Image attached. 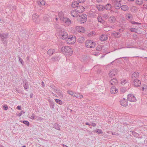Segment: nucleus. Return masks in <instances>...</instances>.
I'll return each mask as SVG.
<instances>
[{"instance_id":"nucleus-1","label":"nucleus","mask_w":147,"mask_h":147,"mask_svg":"<svg viewBox=\"0 0 147 147\" xmlns=\"http://www.w3.org/2000/svg\"><path fill=\"white\" fill-rule=\"evenodd\" d=\"M57 31L59 37L61 39H65L68 38V34L65 31L64 29L59 28L57 29Z\"/></svg>"},{"instance_id":"nucleus-2","label":"nucleus","mask_w":147,"mask_h":147,"mask_svg":"<svg viewBox=\"0 0 147 147\" xmlns=\"http://www.w3.org/2000/svg\"><path fill=\"white\" fill-rule=\"evenodd\" d=\"M61 51L63 54L67 56H71L73 53L72 49L68 46L62 47Z\"/></svg>"},{"instance_id":"nucleus-3","label":"nucleus","mask_w":147,"mask_h":147,"mask_svg":"<svg viewBox=\"0 0 147 147\" xmlns=\"http://www.w3.org/2000/svg\"><path fill=\"white\" fill-rule=\"evenodd\" d=\"M138 78L139 75L138 74H132L131 80L133 82V84L136 87L140 86L141 84V81L137 79Z\"/></svg>"},{"instance_id":"nucleus-4","label":"nucleus","mask_w":147,"mask_h":147,"mask_svg":"<svg viewBox=\"0 0 147 147\" xmlns=\"http://www.w3.org/2000/svg\"><path fill=\"white\" fill-rule=\"evenodd\" d=\"M58 16L61 20L65 22L67 25H69L71 24V20L68 18L65 17L63 13L62 12L58 13Z\"/></svg>"},{"instance_id":"nucleus-5","label":"nucleus","mask_w":147,"mask_h":147,"mask_svg":"<svg viewBox=\"0 0 147 147\" xmlns=\"http://www.w3.org/2000/svg\"><path fill=\"white\" fill-rule=\"evenodd\" d=\"M95 42L92 40H87L85 42L86 46L88 48H93L95 47Z\"/></svg>"},{"instance_id":"nucleus-6","label":"nucleus","mask_w":147,"mask_h":147,"mask_svg":"<svg viewBox=\"0 0 147 147\" xmlns=\"http://www.w3.org/2000/svg\"><path fill=\"white\" fill-rule=\"evenodd\" d=\"M80 18V22L81 24L85 23L87 20V16L84 14H82L81 16H79Z\"/></svg>"},{"instance_id":"nucleus-7","label":"nucleus","mask_w":147,"mask_h":147,"mask_svg":"<svg viewBox=\"0 0 147 147\" xmlns=\"http://www.w3.org/2000/svg\"><path fill=\"white\" fill-rule=\"evenodd\" d=\"M121 0H113V2L115 8L117 9L120 8L121 4L120 2Z\"/></svg>"},{"instance_id":"nucleus-8","label":"nucleus","mask_w":147,"mask_h":147,"mask_svg":"<svg viewBox=\"0 0 147 147\" xmlns=\"http://www.w3.org/2000/svg\"><path fill=\"white\" fill-rule=\"evenodd\" d=\"M76 41V38L74 36L69 37L67 40V43L69 44H72L74 43Z\"/></svg>"},{"instance_id":"nucleus-9","label":"nucleus","mask_w":147,"mask_h":147,"mask_svg":"<svg viewBox=\"0 0 147 147\" xmlns=\"http://www.w3.org/2000/svg\"><path fill=\"white\" fill-rule=\"evenodd\" d=\"M127 100L131 102H135L136 101V98L133 94H128L127 96Z\"/></svg>"},{"instance_id":"nucleus-10","label":"nucleus","mask_w":147,"mask_h":147,"mask_svg":"<svg viewBox=\"0 0 147 147\" xmlns=\"http://www.w3.org/2000/svg\"><path fill=\"white\" fill-rule=\"evenodd\" d=\"M38 17L39 16L37 14L34 13L33 14L32 16L33 21L36 23H39L40 21V19Z\"/></svg>"},{"instance_id":"nucleus-11","label":"nucleus","mask_w":147,"mask_h":147,"mask_svg":"<svg viewBox=\"0 0 147 147\" xmlns=\"http://www.w3.org/2000/svg\"><path fill=\"white\" fill-rule=\"evenodd\" d=\"M128 100H126L125 98H123L120 100L121 105L123 107H126L128 105Z\"/></svg>"},{"instance_id":"nucleus-12","label":"nucleus","mask_w":147,"mask_h":147,"mask_svg":"<svg viewBox=\"0 0 147 147\" xmlns=\"http://www.w3.org/2000/svg\"><path fill=\"white\" fill-rule=\"evenodd\" d=\"M23 84L24 89L26 90L27 91V89L29 88V86L28 82L27 80L25 79L22 80Z\"/></svg>"},{"instance_id":"nucleus-13","label":"nucleus","mask_w":147,"mask_h":147,"mask_svg":"<svg viewBox=\"0 0 147 147\" xmlns=\"http://www.w3.org/2000/svg\"><path fill=\"white\" fill-rule=\"evenodd\" d=\"M76 31L80 33H83L85 31V30L83 27L81 26H78L76 27Z\"/></svg>"},{"instance_id":"nucleus-14","label":"nucleus","mask_w":147,"mask_h":147,"mask_svg":"<svg viewBox=\"0 0 147 147\" xmlns=\"http://www.w3.org/2000/svg\"><path fill=\"white\" fill-rule=\"evenodd\" d=\"M110 91L111 94H114L117 92L118 89L115 87L113 86L111 88Z\"/></svg>"},{"instance_id":"nucleus-15","label":"nucleus","mask_w":147,"mask_h":147,"mask_svg":"<svg viewBox=\"0 0 147 147\" xmlns=\"http://www.w3.org/2000/svg\"><path fill=\"white\" fill-rule=\"evenodd\" d=\"M112 34L115 37L117 38H119L121 37V35L119 32H113L112 33Z\"/></svg>"},{"instance_id":"nucleus-16","label":"nucleus","mask_w":147,"mask_h":147,"mask_svg":"<svg viewBox=\"0 0 147 147\" xmlns=\"http://www.w3.org/2000/svg\"><path fill=\"white\" fill-rule=\"evenodd\" d=\"M78 12L77 11V10H72L71 11V15L73 17H76L78 15Z\"/></svg>"},{"instance_id":"nucleus-17","label":"nucleus","mask_w":147,"mask_h":147,"mask_svg":"<svg viewBox=\"0 0 147 147\" xmlns=\"http://www.w3.org/2000/svg\"><path fill=\"white\" fill-rule=\"evenodd\" d=\"M108 39L107 36L105 34L102 35L100 37V39L102 41H105Z\"/></svg>"},{"instance_id":"nucleus-18","label":"nucleus","mask_w":147,"mask_h":147,"mask_svg":"<svg viewBox=\"0 0 147 147\" xmlns=\"http://www.w3.org/2000/svg\"><path fill=\"white\" fill-rule=\"evenodd\" d=\"M84 7L82 6H78L77 9V11L79 13H82L84 10Z\"/></svg>"},{"instance_id":"nucleus-19","label":"nucleus","mask_w":147,"mask_h":147,"mask_svg":"<svg viewBox=\"0 0 147 147\" xmlns=\"http://www.w3.org/2000/svg\"><path fill=\"white\" fill-rule=\"evenodd\" d=\"M120 8L121 10L123 11H127L129 9V7L126 5H123L121 6Z\"/></svg>"},{"instance_id":"nucleus-20","label":"nucleus","mask_w":147,"mask_h":147,"mask_svg":"<svg viewBox=\"0 0 147 147\" xmlns=\"http://www.w3.org/2000/svg\"><path fill=\"white\" fill-rule=\"evenodd\" d=\"M60 59V57L58 56H54L51 58V61L53 62L58 61Z\"/></svg>"},{"instance_id":"nucleus-21","label":"nucleus","mask_w":147,"mask_h":147,"mask_svg":"<svg viewBox=\"0 0 147 147\" xmlns=\"http://www.w3.org/2000/svg\"><path fill=\"white\" fill-rule=\"evenodd\" d=\"M110 83L112 85H115L117 84L118 81L117 79L114 78L110 81Z\"/></svg>"},{"instance_id":"nucleus-22","label":"nucleus","mask_w":147,"mask_h":147,"mask_svg":"<svg viewBox=\"0 0 147 147\" xmlns=\"http://www.w3.org/2000/svg\"><path fill=\"white\" fill-rule=\"evenodd\" d=\"M8 34H1L0 37L1 40H5L8 37Z\"/></svg>"},{"instance_id":"nucleus-23","label":"nucleus","mask_w":147,"mask_h":147,"mask_svg":"<svg viewBox=\"0 0 147 147\" xmlns=\"http://www.w3.org/2000/svg\"><path fill=\"white\" fill-rule=\"evenodd\" d=\"M96 7L98 10L99 11H102L105 9V7L101 5H97Z\"/></svg>"},{"instance_id":"nucleus-24","label":"nucleus","mask_w":147,"mask_h":147,"mask_svg":"<svg viewBox=\"0 0 147 147\" xmlns=\"http://www.w3.org/2000/svg\"><path fill=\"white\" fill-rule=\"evenodd\" d=\"M55 52V50L53 49H50L47 51V54L49 55H52Z\"/></svg>"},{"instance_id":"nucleus-25","label":"nucleus","mask_w":147,"mask_h":147,"mask_svg":"<svg viewBox=\"0 0 147 147\" xmlns=\"http://www.w3.org/2000/svg\"><path fill=\"white\" fill-rule=\"evenodd\" d=\"M53 127L55 129L58 130H60V126L59 123H55L53 125Z\"/></svg>"},{"instance_id":"nucleus-26","label":"nucleus","mask_w":147,"mask_h":147,"mask_svg":"<svg viewBox=\"0 0 147 147\" xmlns=\"http://www.w3.org/2000/svg\"><path fill=\"white\" fill-rule=\"evenodd\" d=\"M49 103L50 108L52 109H54L55 107L54 102L53 101L50 100H49Z\"/></svg>"},{"instance_id":"nucleus-27","label":"nucleus","mask_w":147,"mask_h":147,"mask_svg":"<svg viewBox=\"0 0 147 147\" xmlns=\"http://www.w3.org/2000/svg\"><path fill=\"white\" fill-rule=\"evenodd\" d=\"M115 20V17L114 16H110L109 18V21L110 23H114Z\"/></svg>"},{"instance_id":"nucleus-28","label":"nucleus","mask_w":147,"mask_h":147,"mask_svg":"<svg viewBox=\"0 0 147 147\" xmlns=\"http://www.w3.org/2000/svg\"><path fill=\"white\" fill-rule=\"evenodd\" d=\"M128 90L127 88L126 87H122L120 88V91L121 93H124Z\"/></svg>"},{"instance_id":"nucleus-29","label":"nucleus","mask_w":147,"mask_h":147,"mask_svg":"<svg viewBox=\"0 0 147 147\" xmlns=\"http://www.w3.org/2000/svg\"><path fill=\"white\" fill-rule=\"evenodd\" d=\"M79 3L78 2L75 1L73 2L71 4L72 7L75 8L78 7Z\"/></svg>"},{"instance_id":"nucleus-30","label":"nucleus","mask_w":147,"mask_h":147,"mask_svg":"<svg viewBox=\"0 0 147 147\" xmlns=\"http://www.w3.org/2000/svg\"><path fill=\"white\" fill-rule=\"evenodd\" d=\"M119 70L117 69H114L111 70L110 71V74H116L119 72Z\"/></svg>"},{"instance_id":"nucleus-31","label":"nucleus","mask_w":147,"mask_h":147,"mask_svg":"<svg viewBox=\"0 0 147 147\" xmlns=\"http://www.w3.org/2000/svg\"><path fill=\"white\" fill-rule=\"evenodd\" d=\"M136 3L137 5H141L143 4V0H135Z\"/></svg>"},{"instance_id":"nucleus-32","label":"nucleus","mask_w":147,"mask_h":147,"mask_svg":"<svg viewBox=\"0 0 147 147\" xmlns=\"http://www.w3.org/2000/svg\"><path fill=\"white\" fill-rule=\"evenodd\" d=\"M38 4L40 5H45V2L43 0H39L38 1Z\"/></svg>"},{"instance_id":"nucleus-33","label":"nucleus","mask_w":147,"mask_h":147,"mask_svg":"<svg viewBox=\"0 0 147 147\" xmlns=\"http://www.w3.org/2000/svg\"><path fill=\"white\" fill-rule=\"evenodd\" d=\"M105 9L108 10H110L111 8V6L110 4H107L105 7Z\"/></svg>"},{"instance_id":"nucleus-34","label":"nucleus","mask_w":147,"mask_h":147,"mask_svg":"<svg viewBox=\"0 0 147 147\" xmlns=\"http://www.w3.org/2000/svg\"><path fill=\"white\" fill-rule=\"evenodd\" d=\"M43 18L46 21H49L51 18L48 15H45L44 16Z\"/></svg>"},{"instance_id":"nucleus-35","label":"nucleus","mask_w":147,"mask_h":147,"mask_svg":"<svg viewBox=\"0 0 147 147\" xmlns=\"http://www.w3.org/2000/svg\"><path fill=\"white\" fill-rule=\"evenodd\" d=\"M97 19L99 22H100L102 24H103L105 22V21L102 19L101 17H98Z\"/></svg>"},{"instance_id":"nucleus-36","label":"nucleus","mask_w":147,"mask_h":147,"mask_svg":"<svg viewBox=\"0 0 147 147\" xmlns=\"http://www.w3.org/2000/svg\"><path fill=\"white\" fill-rule=\"evenodd\" d=\"M74 97L79 98H83V96L82 95H80V94L75 93V95H74Z\"/></svg>"},{"instance_id":"nucleus-37","label":"nucleus","mask_w":147,"mask_h":147,"mask_svg":"<svg viewBox=\"0 0 147 147\" xmlns=\"http://www.w3.org/2000/svg\"><path fill=\"white\" fill-rule=\"evenodd\" d=\"M55 100L56 102L59 104V105H61L63 103L62 101L60 100L56 99H55Z\"/></svg>"},{"instance_id":"nucleus-38","label":"nucleus","mask_w":147,"mask_h":147,"mask_svg":"<svg viewBox=\"0 0 147 147\" xmlns=\"http://www.w3.org/2000/svg\"><path fill=\"white\" fill-rule=\"evenodd\" d=\"M22 123L28 126H29L30 123L29 122L27 121L24 120L22 121Z\"/></svg>"},{"instance_id":"nucleus-39","label":"nucleus","mask_w":147,"mask_h":147,"mask_svg":"<svg viewBox=\"0 0 147 147\" xmlns=\"http://www.w3.org/2000/svg\"><path fill=\"white\" fill-rule=\"evenodd\" d=\"M141 88H142V91H145L147 89V86L146 85H144L142 87H141Z\"/></svg>"},{"instance_id":"nucleus-40","label":"nucleus","mask_w":147,"mask_h":147,"mask_svg":"<svg viewBox=\"0 0 147 147\" xmlns=\"http://www.w3.org/2000/svg\"><path fill=\"white\" fill-rule=\"evenodd\" d=\"M102 49V46L101 45H98L96 48V49L97 51H100Z\"/></svg>"},{"instance_id":"nucleus-41","label":"nucleus","mask_w":147,"mask_h":147,"mask_svg":"<svg viewBox=\"0 0 147 147\" xmlns=\"http://www.w3.org/2000/svg\"><path fill=\"white\" fill-rule=\"evenodd\" d=\"M131 31L132 32H137L138 30L135 28H131L130 29Z\"/></svg>"},{"instance_id":"nucleus-42","label":"nucleus","mask_w":147,"mask_h":147,"mask_svg":"<svg viewBox=\"0 0 147 147\" xmlns=\"http://www.w3.org/2000/svg\"><path fill=\"white\" fill-rule=\"evenodd\" d=\"M133 135L135 137H138L139 136V134L135 132V131H133L132 132Z\"/></svg>"},{"instance_id":"nucleus-43","label":"nucleus","mask_w":147,"mask_h":147,"mask_svg":"<svg viewBox=\"0 0 147 147\" xmlns=\"http://www.w3.org/2000/svg\"><path fill=\"white\" fill-rule=\"evenodd\" d=\"M98 134H102L103 133L101 129H97L96 131Z\"/></svg>"},{"instance_id":"nucleus-44","label":"nucleus","mask_w":147,"mask_h":147,"mask_svg":"<svg viewBox=\"0 0 147 147\" xmlns=\"http://www.w3.org/2000/svg\"><path fill=\"white\" fill-rule=\"evenodd\" d=\"M2 106L3 109L5 110H6L8 109V107L6 105H3Z\"/></svg>"},{"instance_id":"nucleus-45","label":"nucleus","mask_w":147,"mask_h":147,"mask_svg":"<svg viewBox=\"0 0 147 147\" xmlns=\"http://www.w3.org/2000/svg\"><path fill=\"white\" fill-rule=\"evenodd\" d=\"M25 113V112H24L23 111H22L19 114H18L17 115L19 117L21 116L23 114V113Z\"/></svg>"},{"instance_id":"nucleus-46","label":"nucleus","mask_w":147,"mask_h":147,"mask_svg":"<svg viewBox=\"0 0 147 147\" xmlns=\"http://www.w3.org/2000/svg\"><path fill=\"white\" fill-rule=\"evenodd\" d=\"M102 17L105 19H107L108 18L109 16L106 14H104L102 15Z\"/></svg>"},{"instance_id":"nucleus-47","label":"nucleus","mask_w":147,"mask_h":147,"mask_svg":"<svg viewBox=\"0 0 147 147\" xmlns=\"http://www.w3.org/2000/svg\"><path fill=\"white\" fill-rule=\"evenodd\" d=\"M131 23L133 24H141V23L139 22H137L134 21H132L131 22Z\"/></svg>"},{"instance_id":"nucleus-48","label":"nucleus","mask_w":147,"mask_h":147,"mask_svg":"<svg viewBox=\"0 0 147 147\" xmlns=\"http://www.w3.org/2000/svg\"><path fill=\"white\" fill-rule=\"evenodd\" d=\"M95 32H91L88 34V35L89 36H93L94 35H95Z\"/></svg>"},{"instance_id":"nucleus-49","label":"nucleus","mask_w":147,"mask_h":147,"mask_svg":"<svg viewBox=\"0 0 147 147\" xmlns=\"http://www.w3.org/2000/svg\"><path fill=\"white\" fill-rule=\"evenodd\" d=\"M127 82H126V80H124L122 82H121V84L122 85H124Z\"/></svg>"},{"instance_id":"nucleus-50","label":"nucleus","mask_w":147,"mask_h":147,"mask_svg":"<svg viewBox=\"0 0 147 147\" xmlns=\"http://www.w3.org/2000/svg\"><path fill=\"white\" fill-rule=\"evenodd\" d=\"M18 58L19 61H20L21 63L22 64L23 63V61L22 60V59L20 57H18Z\"/></svg>"},{"instance_id":"nucleus-51","label":"nucleus","mask_w":147,"mask_h":147,"mask_svg":"<svg viewBox=\"0 0 147 147\" xmlns=\"http://www.w3.org/2000/svg\"><path fill=\"white\" fill-rule=\"evenodd\" d=\"M131 10L132 11H136V7L135 6H133L131 8Z\"/></svg>"},{"instance_id":"nucleus-52","label":"nucleus","mask_w":147,"mask_h":147,"mask_svg":"<svg viewBox=\"0 0 147 147\" xmlns=\"http://www.w3.org/2000/svg\"><path fill=\"white\" fill-rule=\"evenodd\" d=\"M50 87L51 88L53 89L54 90H55V88H56V87L55 86H54L53 85H51Z\"/></svg>"},{"instance_id":"nucleus-53","label":"nucleus","mask_w":147,"mask_h":147,"mask_svg":"<svg viewBox=\"0 0 147 147\" xmlns=\"http://www.w3.org/2000/svg\"><path fill=\"white\" fill-rule=\"evenodd\" d=\"M85 0H78V3H83L85 1Z\"/></svg>"},{"instance_id":"nucleus-54","label":"nucleus","mask_w":147,"mask_h":147,"mask_svg":"<svg viewBox=\"0 0 147 147\" xmlns=\"http://www.w3.org/2000/svg\"><path fill=\"white\" fill-rule=\"evenodd\" d=\"M67 93L70 95H71L72 94V93H73V92L71 91L68 90L67 91Z\"/></svg>"},{"instance_id":"nucleus-55","label":"nucleus","mask_w":147,"mask_h":147,"mask_svg":"<svg viewBox=\"0 0 147 147\" xmlns=\"http://www.w3.org/2000/svg\"><path fill=\"white\" fill-rule=\"evenodd\" d=\"M16 109L18 110H20L22 109L21 108V107L20 106H17V107L16 108Z\"/></svg>"},{"instance_id":"nucleus-56","label":"nucleus","mask_w":147,"mask_h":147,"mask_svg":"<svg viewBox=\"0 0 147 147\" xmlns=\"http://www.w3.org/2000/svg\"><path fill=\"white\" fill-rule=\"evenodd\" d=\"M31 118L32 119H34V114L33 113L32 114Z\"/></svg>"},{"instance_id":"nucleus-57","label":"nucleus","mask_w":147,"mask_h":147,"mask_svg":"<svg viewBox=\"0 0 147 147\" xmlns=\"http://www.w3.org/2000/svg\"><path fill=\"white\" fill-rule=\"evenodd\" d=\"M54 91H55L56 92L58 93L59 91V90L58 89L55 88V90H54Z\"/></svg>"},{"instance_id":"nucleus-58","label":"nucleus","mask_w":147,"mask_h":147,"mask_svg":"<svg viewBox=\"0 0 147 147\" xmlns=\"http://www.w3.org/2000/svg\"><path fill=\"white\" fill-rule=\"evenodd\" d=\"M81 38L82 39V40L81 41L80 40V41H79V42L80 43L82 42L83 41H84V38L83 37H81Z\"/></svg>"},{"instance_id":"nucleus-59","label":"nucleus","mask_w":147,"mask_h":147,"mask_svg":"<svg viewBox=\"0 0 147 147\" xmlns=\"http://www.w3.org/2000/svg\"><path fill=\"white\" fill-rule=\"evenodd\" d=\"M97 72L98 73H100L102 72V71H101V70L100 69H99L97 70Z\"/></svg>"},{"instance_id":"nucleus-60","label":"nucleus","mask_w":147,"mask_h":147,"mask_svg":"<svg viewBox=\"0 0 147 147\" xmlns=\"http://www.w3.org/2000/svg\"><path fill=\"white\" fill-rule=\"evenodd\" d=\"M91 125L93 127H95L96 126V124L95 123H92Z\"/></svg>"},{"instance_id":"nucleus-61","label":"nucleus","mask_w":147,"mask_h":147,"mask_svg":"<svg viewBox=\"0 0 147 147\" xmlns=\"http://www.w3.org/2000/svg\"><path fill=\"white\" fill-rule=\"evenodd\" d=\"M41 85H42V87H44L45 86V85L44 83L42 81V83H41Z\"/></svg>"},{"instance_id":"nucleus-62","label":"nucleus","mask_w":147,"mask_h":147,"mask_svg":"<svg viewBox=\"0 0 147 147\" xmlns=\"http://www.w3.org/2000/svg\"><path fill=\"white\" fill-rule=\"evenodd\" d=\"M110 132V134H111L113 135H116V133L115 132H113L112 131H111Z\"/></svg>"},{"instance_id":"nucleus-63","label":"nucleus","mask_w":147,"mask_h":147,"mask_svg":"<svg viewBox=\"0 0 147 147\" xmlns=\"http://www.w3.org/2000/svg\"><path fill=\"white\" fill-rule=\"evenodd\" d=\"M33 94L32 93H31L30 94V97L31 98H32L33 96Z\"/></svg>"},{"instance_id":"nucleus-64","label":"nucleus","mask_w":147,"mask_h":147,"mask_svg":"<svg viewBox=\"0 0 147 147\" xmlns=\"http://www.w3.org/2000/svg\"><path fill=\"white\" fill-rule=\"evenodd\" d=\"M119 31L120 32H122L123 31V30L122 29H119Z\"/></svg>"}]
</instances>
